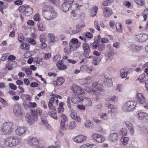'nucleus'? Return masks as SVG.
Here are the masks:
<instances>
[{
	"label": "nucleus",
	"mask_w": 148,
	"mask_h": 148,
	"mask_svg": "<svg viewBox=\"0 0 148 148\" xmlns=\"http://www.w3.org/2000/svg\"><path fill=\"white\" fill-rule=\"evenodd\" d=\"M98 8L97 7L95 6L93 7L90 12V16H95Z\"/></svg>",
	"instance_id": "c9c22d12"
},
{
	"label": "nucleus",
	"mask_w": 148,
	"mask_h": 148,
	"mask_svg": "<svg viewBox=\"0 0 148 148\" xmlns=\"http://www.w3.org/2000/svg\"><path fill=\"white\" fill-rule=\"evenodd\" d=\"M10 87L12 89L15 90L17 88L16 86L12 83L9 84Z\"/></svg>",
	"instance_id": "0e129e2a"
},
{
	"label": "nucleus",
	"mask_w": 148,
	"mask_h": 148,
	"mask_svg": "<svg viewBox=\"0 0 148 148\" xmlns=\"http://www.w3.org/2000/svg\"><path fill=\"white\" fill-rule=\"evenodd\" d=\"M18 38L19 41L21 42H23L25 39L23 34L21 33L18 34Z\"/></svg>",
	"instance_id": "58836bf2"
},
{
	"label": "nucleus",
	"mask_w": 148,
	"mask_h": 148,
	"mask_svg": "<svg viewBox=\"0 0 148 148\" xmlns=\"http://www.w3.org/2000/svg\"><path fill=\"white\" fill-rule=\"evenodd\" d=\"M56 66L60 70H64L66 68V66L63 64V62L62 61L58 62L56 63Z\"/></svg>",
	"instance_id": "c85d7f7f"
},
{
	"label": "nucleus",
	"mask_w": 148,
	"mask_h": 148,
	"mask_svg": "<svg viewBox=\"0 0 148 148\" xmlns=\"http://www.w3.org/2000/svg\"><path fill=\"white\" fill-rule=\"evenodd\" d=\"M32 116L27 115L26 117V119L29 124H32L37 119V117L35 111L32 110Z\"/></svg>",
	"instance_id": "7ed1b4c3"
},
{
	"label": "nucleus",
	"mask_w": 148,
	"mask_h": 148,
	"mask_svg": "<svg viewBox=\"0 0 148 148\" xmlns=\"http://www.w3.org/2000/svg\"><path fill=\"white\" fill-rule=\"evenodd\" d=\"M98 49L99 51H103V50L105 47V46L103 44H101L100 45H99L98 46Z\"/></svg>",
	"instance_id": "bf43d9fd"
},
{
	"label": "nucleus",
	"mask_w": 148,
	"mask_h": 148,
	"mask_svg": "<svg viewBox=\"0 0 148 148\" xmlns=\"http://www.w3.org/2000/svg\"><path fill=\"white\" fill-rule=\"evenodd\" d=\"M85 99L82 98V100L83 101L85 105L86 106H91L92 102L91 99L87 97H85Z\"/></svg>",
	"instance_id": "4be33fe9"
},
{
	"label": "nucleus",
	"mask_w": 148,
	"mask_h": 148,
	"mask_svg": "<svg viewBox=\"0 0 148 148\" xmlns=\"http://www.w3.org/2000/svg\"><path fill=\"white\" fill-rule=\"evenodd\" d=\"M135 38L136 41L144 42L148 39V36L146 34H140L136 35Z\"/></svg>",
	"instance_id": "1a4fd4ad"
},
{
	"label": "nucleus",
	"mask_w": 148,
	"mask_h": 148,
	"mask_svg": "<svg viewBox=\"0 0 148 148\" xmlns=\"http://www.w3.org/2000/svg\"><path fill=\"white\" fill-rule=\"evenodd\" d=\"M68 126L69 129H74L77 127V124L75 121H72L70 122Z\"/></svg>",
	"instance_id": "2f4dec72"
},
{
	"label": "nucleus",
	"mask_w": 148,
	"mask_h": 148,
	"mask_svg": "<svg viewBox=\"0 0 148 148\" xmlns=\"http://www.w3.org/2000/svg\"><path fill=\"white\" fill-rule=\"evenodd\" d=\"M136 3L138 5L142 6L144 4V1L143 0H134Z\"/></svg>",
	"instance_id": "6e6d98bb"
},
{
	"label": "nucleus",
	"mask_w": 148,
	"mask_h": 148,
	"mask_svg": "<svg viewBox=\"0 0 148 148\" xmlns=\"http://www.w3.org/2000/svg\"><path fill=\"white\" fill-rule=\"evenodd\" d=\"M121 140L123 145H126L128 144L129 138L127 137L123 136L121 137Z\"/></svg>",
	"instance_id": "72a5a7b5"
},
{
	"label": "nucleus",
	"mask_w": 148,
	"mask_h": 148,
	"mask_svg": "<svg viewBox=\"0 0 148 148\" xmlns=\"http://www.w3.org/2000/svg\"><path fill=\"white\" fill-rule=\"evenodd\" d=\"M71 117L78 122H81V119L80 117L77 115L76 112L74 110H71L70 112Z\"/></svg>",
	"instance_id": "4468645a"
},
{
	"label": "nucleus",
	"mask_w": 148,
	"mask_h": 148,
	"mask_svg": "<svg viewBox=\"0 0 148 148\" xmlns=\"http://www.w3.org/2000/svg\"><path fill=\"white\" fill-rule=\"evenodd\" d=\"M114 52L112 49H110L106 54V60L107 62L110 61L113 59Z\"/></svg>",
	"instance_id": "ddd939ff"
},
{
	"label": "nucleus",
	"mask_w": 148,
	"mask_h": 148,
	"mask_svg": "<svg viewBox=\"0 0 148 148\" xmlns=\"http://www.w3.org/2000/svg\"><path fill=\"white\" fill-rule=\"evenodd\" d=\"M106 100L108 101L112 100L114 102H116L118 100V97L115 96H114L112 97L111 98H107Z\"/></svg>",
	"instance_id": "de8ad7c7"
},
{
	"label": "nucleus",
	"mask_w": 148,
	"mask_h": 148,
	"mask_svg": "<svg viewBox=\"0 0 148 148\" xmlns=\"http://www.w3.org/2000/svg\"><path fill=\"white\" fill-rule=\"evenodd\" d=\"M80 87L79 86H77L75 84H73L72 86V90L74 92L75 91H76L78 90V88H79Z\"/></svg>",
	"instance_id": "8fccbe9b"
},
{
	"label": "nucleus",
	"mask_w": 148,
	"mask_h": 148,
	"mask_svg": "<svg viewBox=\"0 0 148 148\" xmlns=\"http://www.w3.org/2000/svg\"><path fill=\"white\" fill-rule=\"evenodd\" d=\"M3 2L2 1H0V11L2 13H3V9L5 8V6L3 5Z\"/></svg>",
	"instance_id": "3c124183"
},
{
	"label": "nucleus",
	"mask_w": 148,
	"mask_h": 148,
	"mask_svg": "<svg viewBox=\"0 0 148 148\" xmlns=\"http://www.w3.org/2000/svg\"><path fill=\"white\" fill-rule=\"evenodd\" d=\"M69 45L70 48H71V49L73 51L75 50L76 48L79 47V46H77V45L73 44L72 43H70Z\"/></svg>",
	"instance_id": "a19ab883"
},
{
	"label": "nucleus",
	"mask_w": 148,
	"mask_h": 148,
	"mask_svg": "<svg viewBox=\"0 0 148 148\" xmlns=\"http://www.w3.org/2000/svg\"><path fill=\"white\" fill-rule=\"evenodd\" d=\"M86 65H83L81 66L80 70L82 72L86 71Z\"/></svg>",
	"instance_id": "774afa93"
},
{
	"label": "nucleus",
	"mask_w": 148,
	"mask_h": 148,
	"mask_svg": "<svg viewBox=\"0 0 148 148\" xmlns=\"http://www.w3.org/2000/svg\"><path fill=\"white\" fill-rule=\"evenodd\" d=\"M85 136L79 135L76 137L74 138V141L77 143H81L86 139Z\"/></svg>",
	"instance_id": "aec40b11"
},
{
	"label": "nucleus",
	"mask_w": 148,
	"mask_h": 148,
	"mask_svg": "<svg viewBox=\"0 0 148 148\" xmlns=\"http://www.w3.org/2000/svg\"><path fill=\"white\" fill-rule=\"evenodd\" d=\"M60 116L61 118L60 129L63 130H65L66 129V126L65 125V123L68 121L67 117L64 114L61 115Z\"/></svg>",
	"instance_id": "0eeeda50"
},
{
	"label": "nucleus",
	"mask_w": 148,
	"mask_h": 148,
	"mask_svg": "<svg viewBox=\"0 0 148 148\" xmlns=\"http://www.w3.org/2000/svg\"><path fill=\"white\" fill-rule=\"evenodd\" d=\"M82 6V5H79L78 4H72L71 5V8L72 9H73V8H75V9H77V8H79L80 7Z\"/></svg>",
	"instance_id": "a18cd8bd"
},
{
	"label": "nucleus",
	"mask_w": 148,
	"mask_h": 148,
	"mask_svg": "<svg viewBox=\"0 0 148 148\" xmlns=\"http://www.w3.org/2000/svg\"><path fill=\"white\" fill-rule=\"evenodd\" d=\"M12 125V123L10 122L5 123L1 128L3 133L5 134L10 133L13 130Z\"/></svg>",
	"instance_id": "f03ea898"
},
{
	"label": "nucleus",
	"mask_w": 148,
	"mask_h": 148,
	"mask_svg": "<svg viewBox=\"0 0 148 148\" xmlns=\"http://www.w3.org/2000/svg\"><path fill=\"white\" fill-rule=\"evenodd\" d=\"M94 26L99 31H100V26L98 24V21H95L94 22Z\"/></svg>",
	"instance_id": "4d7b16f0"
},
{
	"label": "nucleus",
	"mask_w": 148,
	"mask_h": 148,
	"mask_svg": "<svg viewBox=\"0 0 148 148\" xmlns=\"http://www.w3.org/2000/svg\"><path fill=\"white\" fill-rule=\"evenodd\" d=\"M136 100L139 103L144 104L146 103V99L144 96L141 93H137L136 96Z\"/></svg>",
	"instance_id": "6e6552de"
},
{
	"label": "nucleus",
	"mask_w": 148,
	"mask_h": 148,
	"mask_svg": "<svg viewBox=\"0 0 148 148\" xmlns=\"http://www.w3.org/2000/svg\"><path fill=\"white\" fill-rule=\"evenodd\" d=\"M85 36L87 38H91L92 37L93 35L90 32H88L85 34Z\"/></svg>",
	"instance_id": "052dcab7"
},
{
	"label": "nucleus",
	"mask_w": 148,
	"mask_h": 148,
	"mask_svg": "<svg viewBox=\"0 0 148 148\" xmlns=\"http://www.w3.org/2000/svg\"><path fill=\"white\" fill-rule=\"evenodd\" d=\"M136 105V103L135 101H128L123 103V108L126 112L132 111L134 109Z\"/></svg>",
	"instance_id": "f257e3e1"
},
{
	"label": "nucleus",
	"mask_w": 148,
	"mask_h": 148,
	"mask_svg": "<svg viewBox=\"0 0 148 148\" xmlns=\"http://www.w3.org/2000/svg\"><path fill=\"white\" fill-rule=\"evenodd\" d=\"M26 130L25 127L17 126L15 132L17 135L21 136L26 133Z\"/></svg>",
	"instance_id": "f8f14e48"
},
{
	"label": "nucleus",
	"mask_w": 148,
	"mask_h": 148,
	"mask_svg": "<svg viewBox=\"0 0 148 148\" xmlns=\"http://www.w3.org/2000/svg\"><path fill=\"white\" fill-rule=\"evenodd\" d=\"M34 19L36 21H40V19L39 14H37L35 15L34 17Z\"/></svg>",
	"instance_id": "5fc2aeb1"
},
{
	"label": "nucleus",
	"mask_w": 148,
	"mask_h": 148,
	"mask_svg": "<svg viewBox=\"0 0 148 148\" xmlns=\"http://www.w3.org/2000/svg\"><path fill=\"white\" fill-rule=\"evenodd\" d=\"M73 2V0H64L62 5V8L63 11L64 12L68 11L72 4Z\"/></svg>",
	"instance_id": "39448f33"
},
{
	"label": "nucleus",
	"mask_w": 148,
	"mask_h": 148,
	"mask_svg": "<svg viewBox=\"0 0 148 148\" xmlns=\"http://www.w3.org/2000/svg\"><path fill=\"white\" fill-rule=\"evenodd\" d=\"M42 14L44 18L47 20H50L55 18L57 16V13L54 10L53 11L45 12Z\"/></svg>",
	"instance_id": "20e7f679"
},
{
	"label": "nucleus",
	"mask_w": 148,
	"mask_h": 148,
	"mask_svg": "<svg viewBox=\"0 0 148 148\" xmlns=\"http://www.w3.org/2000/svg\"><path fill=\"white\" fill-rule=\"evenodd\" d=\"M111 140L114 141L116 140L118 138V135L116 133H114L111 134L109 136Z\"/></svg>",
	"instance_id": "473e14b6"
},
{
	"label": "nucleus",
	"mask_w": 148,
	"mask_h": 148,
	"mask_svg": "<svg viewBox=\"0 0 148 148\" xmlns=\"http://www.w3.org/2000/svg\"><path fill=\"white\" fill-rule=\"evenodd\" d=\"M48 37L51 41H52L54 40L55 37L54 35L53 34H49L48 35Z\"/></svg>",
	"instance_id": "13d9d810"
},
{
	"label": "nucleus",
	"mask_w": 148,
	"mask_h": 148,
	"mask_svg": "<svg viewBox=\"0 0 148 148\" xmlns=\"http://www.w3.org/2000/svg\"><path fill=\"white\" fill-rule=\"evenodd\" d=\"M35 112L37 116H41L42 114V110L40 108H37Z\"/></svg>",
	"instance_id": "603ef678"
},
{
	"label": "nucleus",
	"mask_w": 148,
	"mask_h": 148,
	"mask_svg": "<svg viewBox=\"0 0 148 148\" xmlns=\"http://www.w3.org/2000/svg\"><path fill=\"white\" fill-rule=\"evenodd\" d=\"M48 114L51 117L53 118L54 119H57V117L56 115V113L51 112V111H49L48 112Z\"/></svg>",
	"instance_id": "ea45409f"
},
{
	"label": "nucleus",
	"mask_w": 148,
	"mask_h": 148,
	"mask_svg": "<svg viewBox=\"0 0 148 148\" xmlns=\"http://www.w3.org/2000/svg\"><path fill=\"white\" fill-rule=\"evenodd\" d=\"M92 138L98 143H102L105 140V138L102 135L98 134H95L92 136Z\"/></svg>",
	"instance_id": "9b49d317"
},
{
	"label": "nucleus",
	"mask_w": 148,
	"mask_h": 148,
	"mask_svg": "<svg viewBox=\"0 0 148 148\" xmlns=\"http://www.w3.org/2000/svg\"><path fill=\"white\" fill-rule=\"evenodd\" d=\"M9 138L11 143V145H12V147L17 145L21 141L20 139H16L13 136L9 137Z\"/></svg>",
	"instance_id": "a211bd4d"
},
{
	"label": "nucleus",
	"mask_w": 148,
	"mask_h": 148,
	"mask_svg": "<svg viewBox=\"0 0 148 148\" xmlns=\"http://www.w3.org/2000/svg\"><path fill=\"white\" fill-rule=\"evenodd\" d=\"M44 6L42 8V14L45 12H48L49 11H53L54 8L49 5L46 4L43 5Z\"/></svg>",
	"instance_id": "412c9836"
},
{
	"label": "nucleus",
	"mask_w": 148,
	"mask_h": 148,
	"mask_svg": "<svg viewBox=\"0 0 148 148\" xmlns=\"http://www.w3.org/2000/svg\"><path fill=\"white\" fill-rule=\"evenodd\" d=\"M37 26L38 29L39 31H43L46 29L45 27L43 25V23L42 22H38L37 24Z\"/></svg>",
	"instance_id": "c756f323"
},
{
	"label": "nucleus",
	"mask_w": 148,
	"mask_h": 148,
	"mask_svg": "<svg viewBox=\"0 0 148 148\" xmlns=\"http://www.w3.org/2000/svg\"><path fill=\"white\" fill-rule=\"evenodd\" d=\"M27 5L23 6L22 5L19 7V10L20 12L23 13L24 14V13L26 10Z\"/></svg>",
	"instance_id": "c03bdc74"
},
{
	"label": "nucleus",
	"mask_w": 148,
	"mask_h": 148,
	"mask_svg": "<svg viewBox=\"0 0 148 148\" xmlns=\"http://www.w3.org/2000/svg\"><path fill=\"white\" fill-rule=\"evenodd\" d=\"M33 12V10L32 8L30 7L29 5H27L24 14L26 16H30L32 13Z\"/></svg>",
	"instance_id": "cd10ccee"
},
{
	"label": "nucleus",
	"mask_w": 148,
	"mask_h": 148,
	"mask_svg": "<svg viewBox=\"0 0 148 148\" xmlns=\"http://www.w3.org/2000/svg\"><path fill=\"white\" fill-rule=\"evenodd\" d=\"M64 52L66 53H67V54H70L71 53V52L73 51L72 50H71V49L70 48L69 49L67 47H65L64 48Z\"/></svg>",
	"instance_id": "864d4df0"
},
{
	"label": "nucleus",
	"mask_w": 148,
	"mask_h": 148,
	"mask_svg": "<svg viewBox=\"0 0 148 148\" xmlns=\"http://www.w3.org/2000/svg\"><path fill=\"white\" fill-rule=\"evenodd\" d=\"M128 70L127 68H124L121 69L120 74L121 77L122 78H125L127 77Z\"/></svg>",
	"instance_id": "a878e982"
},
{
	"label": "nucleus",
	"mask_w": 148,
	"mask_h": 148,
	"mask_svg": "<svg viewBox=\"0 0 148 148\" xmlns=\"http://www.w3.org/2000/svg\"><path fill=\"white\" fill-rule=\"evenodd\" d=\"M13 112L15 116H22V112L21 110V107L20 105L18 104H15L14 105L13 108Z\"/></svg>",
	"instance_id": "423d86ee"
},
{
	"label": "nucleus",
	"mask_w": 148,
	"mask_h": 148,
	"mask_svg": "<svg viewBox=\"0 0 148 148\" xmlns=\"http://www.w3.org/2000/svg\"><path fill=\"white\" fill-rule=\"evenodd\" d=\"M101 58L97 57L93 59L92 62L95 65H97L101 61Z\"/></svg>",
	"instance_id": "e433bc0d"
},
{
	"label": "nucleus",
	"mask_w": 148,
	"mask_h": 148,
	"mask_svg": "<svg viewBox=\"0 0 148 148\" xmlns=\"http://www.w3.org/2000/svg\"><path fill=\"white\" fill-rule=\"evenodd\" d=\"M41 119L43 125H47V121L46 118H41Z\"/></svg>",
	"instance_id": "69168bd1"
},
{
	"label": "nucleus",
	"mask_w": 148,
	"mask_h": 148,
	"mask_svg": "<svg viewBox=\"0 0 148 148\" xmlns=\"http://www.w3.org/2000/svg\"><path fill=\"white\" fill-rule=\"evenodd\" d=\"M93 70H94V68H92V67H88L86 66V72H87L88 73H90Z\"/></svg>",
	"instance_id": "680f3d73"
},
{
	"label": "nucleus",
	"mask_w": 148,
	"mask_h": 148,
	"mask_svg": "<svg viewBox=\"0 0 148 148\" xmlns=\"http://www.w3.org/2000/svg\"><path fill=\"white\" fill-rule=\"evenodd\" d=\"M84 125L86 127L90 128L93 127V124L92 121L90 120H88L84 123Z\"/></svg>",
	"instance_id": "f704fd0d"
},
{
	"label": "nucleus",
	"mask_w": 148,
	"mask_h": 148,
	"mask_svg": "<svg viewBox=\"0 0 148 148\" xmlns=\"http://www.w3.org/2000/svg\"><path fill=\"white\" fill-rule=\"evenodd\" d=\"M48 106L49 109L51 111V112H53L55 110V109L53 107V103H49Z\"/></svg>",
	"instance_id": "e2e57ef3"
},
{
	"label": "nucleus",
	"mask_w": 148,
	"mask_h": 148,
	"mask_svg": "<svg viewBox=\"0 0 148 148\" xmlns=\"http://www.w3.org/2000/svg\"><path fill=\"white\" fill-rule=\"evenodd\" d=\"M143 48L141 45H137L135 44H132L131 46L130 49L136 51H140Z\"/></svg>",
	"instance_id": "393cba45"
},
{
	"label": "nucleus",
	"mask_w": 148,
	"mask_h": 148,
	"mask_svg": "<svg viewBox=\"0 0 148 148\" xmlns=\"http://www.w3.org/2000/svg\"><path fill=\"white\" fill-rule=\"evenodd\" d=\"M4 143L6 146L12 147V145H11V142H10L9 137L6 138L4 141Z\"/></svg>",
	"instance_id": "79ce46f5"
},
{
	"label": "nucleus",
	"mask_w": 148,
	"mask_h": 148,
	"mask_svg": "<svg viewBox=\"0 0 148 148\" xmlns=\"http://www.w3.org/2000/svg\"><path fill=\"white\" fill-rule=\"evenodd\" d=\"M15 64L16 65V62L15 61H11L6 64L5 69H7L8 70H11L12 69V65Z\"/></svg>",
	"instance_id": "7c9ffc66"
},
{
	"label": "nucleus",
	"mask_w": 148,
	"mask_h": 148,
	"mask_svg": "<svg viewBox=\"0 0 148 148\" xmlns=\"http://www.w3.org/2000/svg\"><path fill=\"white\" fill-rule=\"evenodd\" d=\"M138 115L139 119L148 120V114L146 113L140 112L138 114Z\"/></svg>",
	"instance_id": "5701e85b"
},
{
	"label": "nucleus",
	"mask_w": 148,
	"mask_h": 148,
	"mask_svg": "<svg viewBox=\"0 0 148 148\" xmlns=\"http://www.w3.org/2000/svg\"><path fill=\"white\" fill-rule=\"evenodd\" d=\"M86 91L90 93L91 94L95 95H97L98 93L96 90L93 88L90 87H87L85 89Z\"/></svg>",
	"instance_id": "bb28decb"
},
{
	"label": "nucleus",
	"mask_w": 148,
	"mask_h": 148,
	"mask_svg": "<svg viewBox=\"0 0 148 148\" xmlns=\"http://www.w3.org/2000/svg\"><path fill=\"white\" fill-rule=\"evenodd\" d=\"M28 142L31 145L34 146H37L39 143V140L35 138H30L29 139Z\"/></svg>",
	"instance_id": "f3484780"
},
{
	"label": "nucleus",
	"mask_w": 148,
	"mask_h": 148,
	"mask_svg": "<svg viewBox=\"0 0 148 148\" xmlns=\"http://www.w3.org/2000/svg\"><path fill=\"white\" fill-rule=\"evenodd\" d=\"M64 80L62 77H59L56 80L53 82V84L56 85H61L64 82Z\"/></svg>",
	"instance_id": "b1692460"
},
{
	"label": "nucleus",
	"mask_w": 148,
	"mask_h": 148,
	"mask_svg": "<svg viewBox=\"0 0 148 148\" xmlns=\"http://www.w3.org/2000/svg\"><path fill=\"white\" fill-rule=\"evenodd\" d=\"M84 97H79L76 95H73L71 97V101L74 103L80 102L82 99V98Z\"/></svg>",
	"instance_id": "6ab92c4d"
},
{
	"label": "nucleus",
	"mask_w": 148,
	"mask_h": 148,
	"mask_svg": "<svg viewBox=\"0 0 148 148\" xmlns=\"http://www.w3.org/2000/svg\"><path fill=\"white\" fill-rule=\"evenodd\" d=\"M92 86L97 89L98 91L103 92L105 91L104 89L103 88V86L101 84L98 83V82H95L92 85Z\"/></svg>",
	"instance_id": "9d476101"
},
{
	"label": "nucleus",
	"mask_w": 148,
	"mask_h": 148,
	"mask_svg": "<svg viewBox=\"0 0 148 148\" xmlns=\"http://www.w3.org/2000/svg\"><path fill=\"white\" fill-rule=\"evenodd\" d=\"M82 46L84 49V55L88 56L90 52L89 45L86 43H84L83 44Z\"/></svg>",
	"instance_id": "2eb2a0df"
},
{
	"label": "nucleus",
	"mask_w": 148,
	"mask_h": 148,
	"mask_svg": "<svg viewBox=\"0 0 148 148\" xmlns=\"http://www.w3.org/2000/svg\"><path fill=\"white\" fill-rule=\"evenodd\" d=\"M105 81L106 84L107 85V86H112V83L111 79L108 78L106 79V81L105 80Z\"/></svg>",
	"instance_id": "4c0bfd02"
},
{
	"label": "nucleus",
	"mask_w": 148,
	"mask_h": 148,
	"mask_svg": "<svg viewBox=\"0 0 148 148\" xmlns=\"http://www.w3.org/2000/svg\"><path fill=\"white\" fill-rule=\"evenodd\" d=\"M127 133V130L125 128L122 129L119 132L120 134L123 136L126 135Z\"/></svg>",
	"instance_id": "37998d69"
},
{
	"label": "nucleus",
	"mask_w": 148,
	"mask_h": 148,
	"mask_svg": "<svg viewBox=\"0 0 148 148\" xmlns=\"http://www.w3.org/2000/svg\"><path fill=\"white\" fill-rule=\"evenodd\" d=\"M78 89V90H77L76 92L75 91L74 93L79 95H81L82 94H83L84 92V90L83 89L81 88L80 87Z\"/></svg>",
	"instance_id": "49530a36"
},
{
	"label": "nucleus",
	"mask_w": 148,
	"mask_h": 148,
	"mask_svg": "<svg viewBox=\"0 0 148 148\" xmlns=\"http://www.w3.org/2000/svg\"><path fill=\"white\" fill-rule=\"evenodd\" d=\"M25 71L26 74L28 75H30L32 73V71L30 68H27L26 69Z\"/></svg>",
	"instance_id": "338daca9"
},
{
	"label": "nucleus",
	"mask_w": 148,
	"mask_h": 148,
	"mask_svg": "<svg viewBox=\"0 0 148 148\" xmlns=\"http://www.w3.org/2000/svg\"><path fill=\"white\" fill-rule=\"evenodd\" d=\"M116 27L117 30L118 32H121L122 31V27L121 25L118 23L116 24Z\"/></svg>",
	"instance_id": "09e8293b"
},
{
	"label": "nucleus",
	"mask_w": 148,
	"mask_h": 148,
	"mask_svg": "<svg viewBox=\"0 0 148 148\" xmlns=\"http://www.w3.org/2000/svg\"><path fill=\"white\" fill-rule=\"evenodd\" d=\"M112 13V11L109 8L105 7L103 9V14L104 16L108 17Z\"/></svg>",
	"instance_id": "dca6fc26"
}]
</instances>
